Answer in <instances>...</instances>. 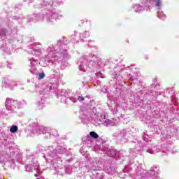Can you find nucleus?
<instances>
[{
	"label": "nucleus",
	"instance_id": "1",
	"mask_svg": "<svg viewBox=\"0 0 179 179\" xmlns=\"http://www.w3.org/2000/svg\"><path fill=\"white\" fill-rule=\"evenodd\" d=\"M17 129H18L17 126L13 125L10 129V132H11V134H15V132L17 131Z\"/></svg>",
	"mask_w": 179,
	"mask_h": 179
},
{
	"label": "nucleus",
	"instance_id": "2",
	"mask_svg": "<svg viewBox=\"0 0 179 179\" xmlns=\"http://www.w3.org/2000/svg\"><path fill=\"white\" fill-rule=\"evenodd\" d=\"M90 135L92 138H94V139H97V138H99V134L94 131H91Z\"/></svg>",
	"mask_w": 179,
	"mask_h": 179
},
{
	"label": "nucleus",
	"instance_id": "3",
	"mask_svg": "<svg viewBox=\"0 0 179 179\" xmlns=\"http://www.w3.org/2000/svg\"><path fill=\"white\" fill-rule=\"evenodd\" d=\"M45 77V74L44 73H41L39 74L38 80H41V79H44Z\"/></svg>",
	"mask_w": 179,
	"mask_h": 179
},
{
	"label": "nucleus",
	"instance_id": "4",
	"mask_svg": "<svg viewBox=\"0 0 179 179\" xmlns=\"http://www.w3.org/2000/svg\"><path fill=\"white\" fill-rule=\"evenodd\" d=\"M110 124H111V121H110L109 120H105L104 122V125H110Z\"/></svg>",
	"mask_w": 179,
	"mask_h": 179
},
{
	"label": "nucleus",
	"instance_id": "5",
	"mask_svg": "<svg viewBox=\"0 0 179 179\" xmlns=\"http://www.w3.org/2000/svg\"><path fill=\"white\" fill-rule=\"evenodd\" d=\"M162 5V1L160 0H157L156 1V6H160Z\"/></svg>",
	"mask_w": 179,
	"mask_h": 179
},
{
	"label": "nucleus",
	"instance_id": "6",
	"mask_svg": "<svg viewBox=\"0 0 179 179\" xmlns=\"http://www.w3.org/2000/svg\"><path fill=\"white\" fill-rule=\"evenodd\" d=\"M79 101H83L85 100V98L83 96H78Z\"/></svg>",
	"mask_w": 179,
	"mask_h": 179
},
{
	"label": "nucleus",
	"instance_id": "7",
	"mask_svg": "<svg viewBox=\"0 0 179 179\" xmlns=\"http://www.w3.org/2000/svg\"><path fill=\"white\" fill-rule=\"evenodd\" d=\"M113 78H118V74H115L113 76Z\"/></svg>",
	"mask_w": 179,
	"mask_h": 179
},
{
	"label": "nucleus",
	"instance_id": "8",
	"mask_svg": "<svg viewBox=\"0 0 179 179\" xmlns=\"http://www.w3.org/2000/svg\"><path fill=\"white\" fill-rule=\"evenodd\" d=\"M36 179H39V178H36Z\"/></svg>",
	"mask_w": 179,
	"mask_h": 179
}]
</instances>
